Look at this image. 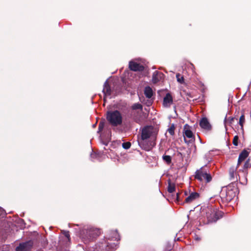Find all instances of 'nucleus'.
<instances>
[{
    "label": "nucleus",
    "instance_id": "f257e3e1",
    "mask_svg": "<svg viewBox=\"0 0 251 251\" xmlns=\"http://www.w3.org/2000/svg\"><path fill=\"white\" fill-rule=\"evenodd\" d=\"M158 133V130L152 126H147L143 128L142 130L141 139L139 142L140 146L145 150H149V147L144 145V140L151 138L152 140H155Z\"/></svg>",
    "mask_w": 251,
    "mask_h": 251
},
{
    "label": "nucleus",
    "instance_id": "f03ea898",
    "mask_svg": "<svg viewBox=\"0 0 251 251\" xmlns=\"http://www.w3.org/2000/svg\"><path fill=\"white\" fill-rule=\"evenodd\" d=\"M195 178L201 182L208 183L212 180V176L208 168L205 166L196 171Z\"/></svg>",
    "mask_w": 251,
    "mask_h": 251
},
{
    "label": "nucleus",
    "instance_id": "7ed1b4c3",
    "mask_svg": "<svg viewBox=\"0 0 251 251\" xmlns=\"http://www.w3.org/2000/svg\"><path fill=\"white\" fill-rule=\"evenodd\" d=\"M106 119L109 123L112 126H116L122 124V116L118 110L107 112Z\"/></svg>",
    "mask_w": 251,
    "mask_h": 251
},
{
    "label": "nucleus",
    "instance_id": "20e7f679",
    "mask_svg": "<svg viewBox=\"0 0 251 251\" xmlns=\"http://www.w3.org/2000/svg\"><path fill=\"white\" fill-rule=\"evenodd\" d=\"M100 234V231L99 229L93 228L85 229L82 231V237L84 242L86 244L98 236Z\"/></svg>",
    "mask_w": 251,
    "mask_h": 251
},
{
    "label": "nucleus",
    "instance_id": "39448f33",
    "mask_svg": "<svg viewBox=\"0 0 251 251\" xmlns=\"http://www.w3.org/2000/svg\"><path fill=\"white\" fill-rule=\"evenodd\" d=\"M224 201L229 202L235 196V192L230 187L223 188L220 194Z\"/></svg>",
    "mask_w": 251,
    "mask_h": 251
},
{
    "label": "nucleus",
    "instance_id": "423d86ee",
    "mask_svg": "<svg viewBox=\"0 0 251 251\" xmlns=\"http://www.w3.org/2000/svg\"><path fill=\"white\" fill-rule=\"evenodd\" d=\"M237 166L236 167H232L229 169V176L230 177V179L233 180L235 181V180H237V176L239 177V180L241 182V183L243 184H246L247 183V178L245 177L244 179H242L241 177V176L240 173H241V170H240L239 171V173L238 175H237L236 173V170L237 168Z\"/></svg>",
    "mask_w": 251,
    "mask_h": 251
},
{
    "label": "nucleus",
    "instance_id": "0eeeda50",
    "mask_svg": "<svg viewBox=\"0 0 251 251\" xmlns=\"http://www.w3.org/2000/svg\"><path fill=\"white\" fill-rule=\"evenodd\" d=\"M206 214L208 223L215 222L219 219L217 213L214 209L207 208Z\"/></svg>",
    "mask_w": 251,
    "mask_h": 251
},
{
    "label": "nucleus",
    "instance_id": "6e6552de",
    "mask_svg": "<svg viewBox=\"0 0 251 251\" xmlns=\"http://www.w3.org/2000/svg\"><path fill=\"white\" fill-rule=\"evenodd\" d=\"M33 246L31 241L21 243L16 249V251H29Z\"/></svg>",
    "mask_w": 251,
    "mask_h": 251
},
{
    "label": "nucleus",
    "instance_id": "1a4fd4ad",
    "mask_svg": "<svg viewBox=\"0 0 251 251\" xmlns=\"http://www.w3.org/2000/svg\"><path fill=\"white\" fill-rule=\"evenodd\" d=\"M183 136L185 142H187L186 138L190 139L189 141H191L194 139V135L192 131L190 129V126L188 125H185L183 128Z\"/></svg>",
    "mask_w": 251,
    "mask_h": 251
},
{
    "label": "nucleus",
    "instance_id": "9d476101",
    "mask_svg": "<svg viewBox=\"0 0 251 251\" xmlns=\"http://www.w3.org/2000/svg\"><path fill=\"white\" fill-rule=\"evenodd\" d=\"M173 102V97L170 93H167L163 99V105L165 107H169Z\"/></svg>",
    "mask_w": 251,
    "mask_h": 251
},
{
    "label": "nucleus",
    "instance_id": "9b49d317",
    "mask_svg": "<svg viewBox=\"0 0 251 251\" xmlns=\"http://www.w3.org/2000/svg\"><path fill=\"white\" fill-rule=\"evenodd\" d=\"M164 74L158 71H155L152 75V81L153 83H156L163 79Z\"/></svg>",
    "mask_w": 251,
    "mask_h": 251
},
{
    "label": "nucleus",
    "instance_id": "f8f14e48",
    "mask_svg": "<svg viewBox=\"0 0 251 251\" xmlns=\"http://www.w3.org/2000/svg\"><path fill=\"white\" fill-rule=\"evenodd\" d=\"M200 126L206 130H210L211 129V126L206 118H202L200 122Z\"/></svg>",
    "mask_w": 251,
    "mask_h": 251
},
{
    "label": "nucleus",
    "instance_id": "ddd939ff",
    "mask_svg": "<svg viewBox=\"0 0 251 251\" xmlns=\"http://www.w3.org/2000/svg\"><path fill=\"white\" fill-rule=\"evenodd\" d=\"M129 67L131 70L134 71H141L144 69L143 66L133 61H130Z\"/></svg>",
    "mask_w": 251,
    "mask_h": 251
},
{
    "label": "nucleus",
    "instance_id": "4468645a",
    "mask_svg": "<svg viewBox=\"0 0 251 251\" xmlns=\"http://www.w3.org/2000/svg\"><path fill=\"white\" fill-rule=\"evenodd\" d=\"M199 197V193L197 192H192L185 200V202L190 203L198 199Z\"/></svg>",
    "mask_w": 251,
    "mask_h": 251
},
{
    "label": "nucleus",
    "instance_id": "2eb2a0df",
    "mask_svg": "<svg viewBox=\"0 0 251 251\" xmlns=\"http://www.w3.org/2000/svg\"><path fill=\"white\" fill-rule=\"evenodd\" d=\"M249 155V152L246 151L244 150L239 154L238 160V163H237V167L239 166V165L243 161H244L246 158Z\"/></svg>",
    "mask_w": 251,
    "mask_h": 251
},
{
    "label": "nucleus",
    "instance_id": "dca6fc26",
    "mask_svg": "<svg viewBox=\"0 0 251 251\" xmlns=\"http://www.w3.org/2000/svg\"><path fill=\"white\" fill-rule=\"evenodd\" d=\"M103 92L106 96H109L111 95V90L107 81L104 83Z\"/></svg>",
    "mask_w": 251,
    "mask_h": 251
},
{
    "label": "nucleus",
    "instance_id": "f3484780",
    "mask_svg": "<svg viewBox=\"0 0 251 251\" xmlns=\"http://www.w3.org/2000/svg\"><path fill=\"white\" fill-rule=\"evenodd\" d=\"M144 94L147 98H151L153 95L152 89L150 87H146L144 90Z\"/></svg>",
    "mask_w": 251,
    "mask_h": 251
},
{
    "label": "nucleus",
    "instance_id": "a211bd4d",
    "mask_svg": "<svg viewBox=\"0 0 251 251\" xmlns=\"http://www.w3.org/2000/svg\"><path fill=\"white\" fill-rule=\"evenodd\" d=\"M249 167H250V165L249 160H248L245 163L244 165V169L245 170V171L243 170L242 171V172L244 174V176L245 178L246 177V176L247 175V172L246 170L248 168H249Z\"/></svg>",
    "mask_w": 251,
    "mask_h": 251
},
{
    "label": "nucleus",
    "instance_id": "6ab92c4d",
    "mask_svg": "<svg viewBox=\"0 0 251 251\" xmlns=\"http://www.w3.org/2000/svg\"><path fill=\"white\" fill-rule=\"evenodd\" d=\"M131 108L133 110L139 109L141 113L142 111L143 107L141 104L139 103H136L132 105Z\"/></svg>",
    "mask_w": 251,
    "mask_h": 251
},
{
    "label": "nucleus",
    "instance_id": "aec40b11",
    "mask_svg": "<svg viewBox=\"0 0 251 251\" xmlns=\"http://www.w3.org/2000/svg\"><path fill=\"white\" fill-rule=\"evenodd\" d=\"M245 116H244V115L243 114H242L240 116V119H239V124L241 126V127L242 129H243V125L245 123Z\"/></svg>",
    "mask_w": 251,
    "mask_h": 251
},
{
    "label": "nucleus",
    "instance_id": "412c9836",
    "mask_svg": "<svg viewBox=\"0 0 251 251\" xmlns=\"http://www.w3.org/2000/svg\"><path fill=\"white\" fill-rule=\"evenodd\" d=\"M176 77L177 79V81L179 83H180L181 84H182L184 83V77L182 75H180L179 74H177L176 75Z\"/></svg>",
    "mask_w": 251,
    "mask_h": 251
},
{
    "label": "nucleus",
    "instance_id": "4be33fe9",
    "mask_svg": "<svg viewBox=\"0 0 251 251\" xmlns=\"http://www.w3.org/2000/svg\"><path fill=\"white\" fill-rule=\"evenodd\" d=\"M175 126L174 124H172L168 129V132L171 135H173L175 134Z\"/></svg>",
    "mask_w": 251,
    "mask_h": 251
},
{
    "label": "nucleus",
    "instance_id": "5701e85b",
    "mask_svg": "<svg viewBox=\"0 0 251 251\" xmlns=\"http://www.w3.org/2000/svg\"><path fill=\"white\" fill-rule=\"evenodd\" d=\"M163 159L167 164H170L171 162L172 158L169 155H164L163 156Z\"/></svg>",
    "mask_w": 251,
    "mask_h": 251
},
{
    "label": "nucleus",
    "instance_id": "b1692460",
    "mask_svg": "<svg viewBox=\"0 0 251 251\" xmlns=\"http://www.w3.org/2000/svg\"><path fill=\"white\" fill-rule=\"evenodd\" d=\"M168 191L169 193H173L175 191V186L174 184H169L168 187Z\"/></svg>",
    "mask_w": 251,
    "mask_h": 251
},
{
    "label": "nucleus",
    "instance_id": "393cba45",
    "mask_svg": "<svg viewBox=\"0 0 251 251\" xmlns=\"http://www.w3.org/2000/svg\"><path fill=\"white\" fill-rule=\"evenodd\" d=\"M122 146L125 149H128L130 148V147L131 146V144L130 142H125V143H123Z\"/></svg>",
    "mask_w": 251,
    "mask_h": 251
},
{
    "label": "nucleus",
    "instance_id": "a878e982",
    "mask_svg": "<svg viewBox=\"0 0 251 251\" xmlns=\"http://www.w3.org/2000/svg\"><path fill=\"white\" fill-rule=\"evenodd\" d=\"M238 136L237 135H236L234 137L233 140V144L234 146H237L238 145Z\"/></svg>",
    "mask_w": 251,
    "mask_h": 251
},
{
    "label": "nucleus",
    "instance_id": "bb28decb",
    "mask_svg": "<svg viewBox=\"0 0 251 251\" xmlns=\"http://www.w3.org/2000/svg\"><path fill=\"white\" fill-rule=\"evenodd\" d=\"M64 235L68 239H70V234L69 232L67 231H64L63 232Z\"/></svg>",
    "mask_w": 251,
    "mask_h": 251
},
{
    "label": "nucleus",
    "instance_id": "cd10ccee",
    "mask_svg": "<svg viewBox=\"0 0 251 251\" xmlns=\"http://www.w3.org/2000/svg\"><path fill=\"white\" fill-rule=\"evenodd\" d=\"M133 118L134 119V120L136 121V122L139 123L140 122V120L139 118L133 116Z\"/></svg>",
    "mask_w": 251,
    "mask_h": 251
},
{
    "label": "nucleus",
    "instance_id": "c85d7f7f",
    "mask_svg": "<svg viewBox=\"0 0 251 251\" xmlns=\"http://www.w3.org/2000/svg\"><path fill=\"white\" fill-rule=\"evenodd\" d=\"M103 125L101 123H100L99 124V129L100 130H101L102 128H103Z\"/></svg>",
    "mask_w": 251,
    "mask_h": 251
},
{
    "label": "nucleus",
    "instance_id": "c756f323",
    "mask_svg": "<svg viewBox=\"0 0 251 251\" xmlns=\"http://www.w3.org/2000/svg\"><path fill=\"white\" fill-rule=\"evenodd\" d=\"M116 234V237H115V240H119V235L117 233H115Z\"/></svg>",
    "mask_w": 251,
    "mask_h": 251
},
{
    "label": "nucleus",
    "instance_id": "7c9ffc66",
    "mask_svg": "<svg viewBox=\"0 0 251 251\" xmlns=\"http://www.w3.org/2000/svg\"><path fill=\"white\" fill-rule=\"evenodd\" d=\"M234 118H230V121H230V123H231V122H232V121H233V120H234Z\"/></svg>",
    "mask_w": 251,
    "mask_h": 251
}]
</instances>
